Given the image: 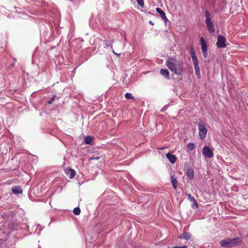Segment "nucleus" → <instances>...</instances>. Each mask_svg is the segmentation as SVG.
I'll return each mask as SVG.
<instances>
[{"instance_id": "f257e3e1", "label": "nucleus", "mask_w": 248, "mask_h": 248, "mask_svg": "<svg viewBox=\"0 0 248 248\" xmlns=\"http://www.w3.org/2000/svg\"><path fill=\"white\" fill-rule=\"evenodd\" d=\"M166 64L169 70L173 74L181 75L183 73V66L178 61L171 58L166 61Z\"/></svg>"}, {"instance_id": "f03ea898", "label": "nucleus", "mask_w": 248, "mask_h": 248, "mask_svg": "<svg viewBox=\"0 0 248 248\" xmlns=\"http://www.w3.org/2000/svg\"><path fill=\"white\" fill-rule=\"evenodd\" d=\"M241 242V239L238 237H236L233 239L222 240L220 241V245L224 248H231L238 245Z\"/></svg>"}, {"instance_id": "7ed1b4c3", "label": "nucleus", "mask_w": 248, "mask_h": 248, "mask_svg": "<svg viewBox=\"0 0 248 248\" xmlns=\"http://www.w3.org/2000/svg\"><path fill=\"white\" fill-rule=\"evenodd\" d=\"M204 16L206 18L205 23L206 25L208 31L210 33L214 32L215 31V28L214 26L213 22L211 20V15L208 11L206 10L205 11Z\"/></svg>"}, {"instance_id": "20e7f679", "label": "nucleus", "mask_w": 248, "mask_h": 248, "mask_svg": "<svg viewBox=\"0 0 248 248\" xmlns=\"http://www.w3.org/2000/svg\"><path fill=\"white\" fill-rule=\"evenodd\" d=\"M198 126L199 137L201 140H203L206 137L207 129L205 125L202 123H199L198 124Z\"/></svg>"}, {"instance_id": "39448f33", "label": "nucleus", "mask_w": 248, "mask_h": 248, "mask_svg": "<svg viewBox=\"0 0 248 248\" xmlns=\"http://www.w3.org/2000/svg\"><path fill=\"white\" fill-rule=\"evenodd\" d=\"M226 39L222 35H218L217 37V46L218 48H224L226 46Z\"/></svg>"}, {"instance_id": "423d86ee", "label": "nucleus", "mask_w": 248, "mask_h": 248, "mask_svg": "<svg viewBox=\"0 0 248 248\" xmlns=\"http://www.w3.org/2000/svg\"><path fill=\"white\" fill-rule=\"evenodd\" d=\"M203 155L208 158H212L214 156L213 151L208 146H205L202 150Z\"/></svg>"}, {"instance_id": "0eeeda50", "label": "nucleus", "mask_w": 248, "mask_h": 248, "mask_svg": "<svg viewBox=\"0 0 248 248\" xmlns=\"http://www.w3.org/2000/svg\"><path fill=\"white\" fill-rule=\"evenodd\" d=\"M64 171L70 179L73 178L75 176V170L70 168H66L64 169Z\"/></svg>"}, {"instance_id": "6e6552de", "label": "nucleus", "mask_w": 248, "mask_h": 248, "mask_svg": "<svg viewBox=\"0 0 248 248\" xmlns=\"http://www.w3.org/2000/svg\"><path fill=\"white\" fill-rule=\"evenodd\" d=\"M156 12L159 13L160 15V16L162 18V19L166 23H167L168 21V18L166 16L165 13L160 8H156Z\"/></svg>"}, {"instance_id": "1a4fd4ad", "label": "nucleus", "mask_w": 248, "mask_h": 248, "mask_svg": "<svg viewBox=\"0 0 248 248\" xmlns=\"http://www.w3.org/2000/svg\"><path fill=\"white\" fill-rule=\"evenodd\" d=\"M167 158L169 160L172 164L174 163L177 159V158L175 155H171L169 153L166 155Z\"/></svg>"}, {"instance_id": "9d476101", "label": "nucleus", "mask_w": 248, "mask_h": 248, "mask_svg": "<svg viewBox=\"0 0 248 248\" xmlns=\"http://www.w3.org/2000/svg\"><path fill=\"white\" fill-rule=\"evenodd\" d=\"M160 74L168 79H170V73L166 69H161L160 71Z\"/></svg>"}, {"instance_id": "9b49d317", "label": "nucleus", "mask_w": 248, "mask_h": 248, "mask_svg": "<svg viewBox=\"0 0 248 248\" xmlns=\"http://www.w3.org/2000/svg\"><path fill=\"white\" fill-rule=\"evenodd\" d=\"M200 43L201 44V48L202 51H205V50H207V44L203 37H201L200 38Z\"/></svg>"}, {"instance_id": "f8f14e48", "label": "nucleus", "mask_w": 248, "mask_h": 248, "mask_svg": "<svg viewBox=\"0 0 248 248\" xmlns=\"http://www.w3.org/2000/svg\"><path fill=\"white\" fill-rule=\"evenodd\" d=\"M12 190L14 194H21L23 192L21 187L19 186L13 187L12 188Z\"/></svg>"}, {"instance_id": "ddd939ff", "label": "nucleus", "mask_w": 248, "mask_h": 248, "mask_svg": "<svg viewBox=\"0 0 248 248\" xmlns=\"http://www.w3.org/2000/svg\"><path fill=\"white\" fill-rule=\"evenodd\" d=\"M179 238L184 239L188 240L191 238V234L189 233L184 232L178 237Z\"/></svg>"}, {"instance_id": "4468645a", "label": "nucleus", "mask_w": 248, "mask_h": 248, "mask_svg": "<svg viewBox=\"0 0 248 248\" xmlns=\"http://www.w3.org/2000/svg\"><path fill=\"white\" fill-rule=\"evenodd\" d=\"M186 175L190 180L192 179L194 177V171L192 169H188L186 173Z\"/></svg>"}, {"instance_id": "2eb2a0df", "label": "nucleus", "mask_w": 248, "mask_h": 248, "mask_svg": "<svg viewBox=\"0 0 248 248\" xmlns=\"http://www.w3.org/2000/svg\"><path fill=\"white\" fill-rule=\"evenodd\" d=\"M84 141L86 144L92 145L93 143V137L90 136L86 137Z\"/></svg>"}, {"instance_id": "dca6fc26", "label": "nucleus", "mask_w": 248, "mask_h": 248, "mask_svg": "<svg viewBox=\"0 0 248 248\" xmlns=\"http://www.w3.org/2000/svg\"><path fill=\"white\" fill-rule=\"evenodd\" d=\"M171 182L172 184L173 187L174 189H176L177 188V181L176 179L173 176H171Z\"/></svg>"}, {"instance_id": "f3484780", "label": "nucleus", "mask_w": 248, "mask_h": 248, "mask_svg": "<svg viewBox=\"0 0 248 248\" xmlns=\"http://www.w3.org/2000/svg\"><path fill=\"white\" fill-rule=\"evenodd\" d=\"M188 199L191 201L193 202L194 205H196V208L198 207V204L196 201V200L195 199L194 197H192L190 194H188Z\"/></svg>"}, {"instance_id": "a211bd4d", "label": "nucleus", "mask_w": 248, "mask_h": 248, "mask_svg": "<svg viewBox=\"0 0 248 248\" xmlns=\"http://www.w3.org/2000/svg\"><path fill=\"white\" fill-rule=\"evenodd\" d=\"M192 62H193V63L194 66H198L199 61H198V60L197 59L196 56L193 57L192 58Z\"/></svg>"}, {"instance_id": "6ab92c4d", "label": "nucleus", "mask_w": 248, "mask_h": 248, "mask_svg": "<svg viewBox=\"0 0 248 248\" xmlns=\"http://www.w3.org/2000/svg\"><path fill=\"white\" fill-rule=\"evenodd\" d=\"M125 97L126 99H133L134 100H135L134 97L133 96L132 93H125Z\"/></svg>"}, {"instance_id": "aec40b11", "label": "nucleus", "mask_w": 248, "mask_h": 248, "mask_svg": "<svg viewBox=\"0 0 248 248\" xmlns=\"http://www.w3.org/2000/svg\"><path fill=\"white\" fill-rule=\"evenodd\" d=\"M73 213L75 215H79L80 213V209L78 207H76L73 210Z\"/></svg>"}, {"instance_id": "412c9836", "label": "nucleus", "mask_w": 248, "mask_h": 248, "mask_svg": "<svg viewBox=\"0 0 248 248\" xmlns=\"http://www.w3.org/2000/svg\"><path fill=\"white\" fill-rule=\"evenodd\" d=\"M194 68H195V73H196V75L198 76V77H199H199H200V67H199V65L194 66Z\"/></svg>"}, {"instance_id": "4be33fe9", "label": "nucleus", "mask_w": 248, "mask_h": 248, "mask_svg": "<svg viewBox=\"0 0 248 248\" xmlns=\"http://www.w3.org/2000/svg\"><path fill=\"white\" fill-rule=\"evenodd\" d=\"M187 148L190 150H192L195 148V144L193 143H189L187 145Z\"/></svg>"}, {"instance_id": "5701e85b", "label": "nucleus", "mask_w": 248, "mask_h": 248, "mask_svg": "<svg viewBox=\"0 0 248 248\" xmlns=\"http://www.w3.org/2000/svg\"><path fill=\"white\" fill-rule=\"evenodd\" d=\"M138 4L141 7H144V0H136Z\"/></svg>"}, {"instance_id": "b1692460", "label": "nucleus", "mask_w": 248, "mask_h": 248, "mask_svg": "<svg viewBox=\"0 0 248 248\" xmlns=\"http://www.w3.org/2000/svg\"><path fill=\"white\" fill-rule=\"evenodd\" d=\"M190 54H191V57H192V58L193 57L196 56L195 52V51H194V50H193V48H191V49Z\"/></svg>"}, {"instance_id": "393cba45", "label": "nucleus", "mask_w": 248, "mask_h": 248, "mask_svg": "<svg viewBox=\"0 0 248 248\" xmlns=\"http://www.w3.org/2000/svg\"><path fill=\"white\" fill-rule=\"evenodd\" d=\"M202 54H203V55L204 57L207 58V55H208L207 50H205V51H202Z\"/></svg>"}, {"instance_id": "a878e982", "label": "nucleus", "mask_w": 248, "mask_h": 248, "mask_svg": "<svg viewBox=\"0 0 248 248\" xmlns=\"http://www.w3.org/2000/svg\"><path fill=\"white\" fill-rule=\"evenodd\" d=\"M54 99H55V96H53L51 99L48 101H47V103L49 104H50L52 103V102L54 100Z\"/></svg>"}, {"instance_id": "bb28decb", "label": "nucleus", "mask_w": 248, "mask_h": 248, "mask_svg": "<svg viewBox=\"0 0 248 248\" xmlns=\"http://www.w3.org/2000/svg\"><path fill=\"white\" fill-rule=\"evenodd\" d=\"M99 158H100V157H98V156H97V157H91V158H90L89 159V161H90V160H93V159H97V160H98V159H99Z\"/></svg>"}, {"instance_id": "cd10ccee", "label": "nucleus", "mask_w": 248, "mask_h": 248, "mask_svg": "<svg viewBox=\"0 0 248 248\" xmlns=\"http://www.w3.org/2000/svg\"><path fill=\"white\" fill-rule=\"evenodd\" d=\"M173 248H187V247L186 246H183L180 247H176Z\"/></svg>"}, {"instance_id": "c85d7f7f", "label": "nucleus", "mask_w": 248, "mask_h": 248, "mask_svg": "<svg viewBox=\"0 0 248 248\" xmlns=\"http://www.w3.org/2000/svg\"><path fill=\"white\" fill-rule=\"evenodd\" d=\"M110 46L111 47H112V44H110Z\"/></svg>"}, {"instance_id": "c756f323", "label": "nucleus", "mask_w": 248, "mask_h": 248, "mask_svg": "<svg viewBox=\"0 0 248 248\" xmlns=\"http://www.w3.org/2000/svg\"><path fill=\"white\" fill-rule=\"evenodd\" d=\"M113 52L115 54H117L113 50Z\"/></svg>"}, {"instance_id": "7c9ffc66", "label": "nucleus", "mask_w": 248, "mask_h": 248, "mask_svg": "<svg viewBox=\"0 0 248 248\" xmlns=\"http://www.w3.org/2000/svg\"><path fill=\"white\" fill-rule=\"evenodd\" d=\"M247 235L248 236V235Z\"/></svg>"}]
</instances>
